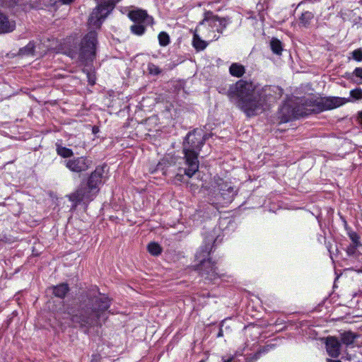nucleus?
<instances>
[{"label": "nucleus", "instance_id": "f257e3e1", "mask_svg": "<svg viewBox=\"0 0 362 362\" xmlns=\"http://www.w3.org/2000/svg\"><path fill=\"white\" fill-rule=\"evenodd\" d=\"M98 6L92 11L88 19L90 31L81 40L78 51L74 46V39L70 37L64 42L62 52L71 58H78L86 62L93 60L95 55L97 47V33L94 29H99L107 15L112 11L116 4L120 0H96Z\"/></svg>", "mask_w": 362, "mask_h": 362}, {"label": "nucleus", "instance_id": "f03ea898", "mask_svg": "<svg viewBox=\"0 0 362 362\" xmlns=\"http://www.w3.org/2000/svg\"><path fill=\"white\" fill-rule=\"evenodd\" d=\"M228 96L247 117H253L265 111L273 99L269 86L259 88L252 83L243 80L230 86Z\"/></svg>", "mask_w": 362, "mask_h": 362}, {"label": "nucleus", "instance_id": "7ed1b4c3", "mask_svg": "<svg viewBox=\"0 0 362 362\" xmlns=\"http://www.w3.org/2000/svg\"><path fill=\"white\" fill-rule=\"evenodd\" d=\"M92 307H86L76 312L71 316V321L75 327L89 329L95 326H100L105 322V312L110 307L109 298L99 294L93 300Z\"/></svg>", "mask_w": 362, "mask_h": 362}, {"label": "nucleus", "instance_id": "20e7f679", "mask_svg": "<svg viewBox=\"0 0 362 362\" xmlns=\"http://www.w3.org/2000/svg\"><path fill=\"white\" fill-rule=\"evenodd\" d=\"M204 136L197 132H190L186 136L183 151L188 168L185 170V174L189 177H192L199 170L198 151L204 144Z\"/></svg>", "mask_w": 362, "mask_h": 362}, {"label": "nucleus", "instance_id": "39448f33", "mask_svg": "<svg viewBox=\"0 0 362 362\" xmlns=\"http://www.w3.org/2000/svg\"><path fill=\"white\" fill-rule=\"evenodd\" d=\"M226 24L224 18H220L211 13H207L195 30L208 42H212L219 38L220 33L225 29Z\"/></svg>", "mask_w": 362, "mask_h": 362}, {"label": "nucleus", "instance_id": "423d86ee", "mask_svg": "<svg viewBox=\"0 0 362 362\" xmlns=\"http://www.w3.org/2000/svg\"><path fill=\"white\" fill-rule=\"evenodd\" d=\"M103 168H97L93 173H91L88 182V187L81 188L75 193L70 195V199L76 203L80 202H88L93 199V197L98 192V186L103 182Z\"/></svg>", "mask_w": 362, "mask_h": 362}, {"label": "nucleus", "instance_id": "0eeeda50", "mask_svg": "<svg viewBox=\"0 0 362 362\" xmlns=\"http://www.w3.org/2000/svg\"><path fill=\"white\" fill-rule=\"evenodd\" d=\"M212 246L211 243H205L204 246L197 252L195 257L199 262L197 269L200 272L201 275L209 280H215L219 275L214 264L208 258L211 250Z\"/></svg>", "mask_w": 362, "mask_h": 362}, {"label": "nucleus", "instance_id": "6e6552de", "mask_svg": "<svg viewBox=\"0 0 362 362\" xmlns=\"http://www.w3.org/2000/svg\"><path fill=\"white\" fill-rule=\"evenodd\" d=\"M349 101L348 99L340 97H327L315 100L312 112H322L339 107Z\"/></svg>", "mask_w": 362, "mask_h": 362}, {"label": "nucleus", "instance_id": "1a4fd4ad", "mask_svg": "<svg viewBox=\"0 0 362 362\" xmlns=\"http://www.w3.org/2000/svg\"><path fill=\"white\" fill-rule=\"evenodd\" d=\"M213 187L216 188L219 191L223 199L227 202L231 201L234 194V189L228 182H224L219 177L214 178V185H213Z\"/></svg>", "mask_w": 362, "mask_h": 362}, {"label": "nucleus", "instance_id": "9d476101", "mask_svg": "<svg viewBox=\"0 0 362 362\" xmlns=\"http://www.w3.org/2000/svg\"><path fill=\"white\" fill-rule=\"evenodd\" d=\"M66 166L71 171L81 173L89 167L88 161L83 157H78L66 161Z\"/></svg>", "mask_w": 362, "mask_h": 362}, {"label": "nucleus", "instance_id": "9b49d317", "mask_svg": "<svg viewBox=\"0 0 362 362\" xmlns=\"http://www.w3.org/2000/svg\"><path fill=\"white\" fill-rule=\"evenodd\" d=\"M128 16L134 23H153L152 17L148 16L144 10L136 9L131 11L129 13Z\"/></svg>", "mask_w": 362, "mask_h": 362}, {"label": "nucleus", "instance_id": "f8f14e48", "mask_svg": "<svg viewBox=\"0 0 362 362\" xmlns=\"http://www.w3.org/2000/svg\"><path fill=\"white\" fill-rule=\"evenodd\" d=\"M325 344L327 352L329 356L332 358H337L339 356L341 344L336 337H327Z\"/></svg>", "mask_w": 362, "mask_h": 362}, {"label": "nucleus", "instance_id": "ddd939ff", "mask_svg": "<svg viewBox=\"0 0 362 362\" xmlns=\"http://www.w3.org/2000/svg\"><path fill=\"white\" fill-rule=\"evenodd\" d=\"M295 117H296V115L294 110L288 104H284L281 107L279 112L281 122H287Z\"/></svg>", "mask_w": 362, "mask_h": 362}, {"label": "nucleus", "instance_id": "4468645a", "mask_svg": "<svg viewBox=\"0 0 362 362\" xmlns=\"http://www.w3.org/2000/svg\"><path fill=\"white\" fill-rule=\"evenodd\" d=\"M16 23L9 21L3 13H0V33L11 32L14 30Z\"/></svg>", "mask_w": 362, "mask_h": 362}, {"label": "nucleus", "instance_id": "2eb2a0df", "mask_svg": "<svg viewBox=\"0 0 362 362\" xmlns=\"http://www.w3.org/2000/svg\"><path fill=\"white\" fill-rule=\"evenodd\" d=\"M44 52V50H41L40 45L35 46L33 42H29L25 47L20 49L21 54L23 55H34L35 53L42 55Z\"/></svg>", "mask_w": 362, "mask_h": 362}, {"label": "nucleus", "instance_id": "dca6fc26", "mask_svg": "<svg viewBox=\"0 0 362 362\" xmlns=\"http://www.w3.org/2000/svg\"><path fill=\"white\" fill-rule=\"evenodd\" d=\"M202 38L203 37L201 35L195 30L193 36L192 45L197 51L204 50L209 44L206 40H204Z\"/></svg>", "mask_w": 362, "mask_h": 362}, {"label": "nucleus", "instance_id": "f3484780", "mask_svg": "<svg viewBox=\"0 0 362 362\" xmlns=\"http://www.w3.org/2000/svg\"><path fill=\"white\" fill-rule=\"evenodd\" d=\"M230 74L235 77H241L245 72V67L238 63H233L229 68Z\"/></svg>", "mask_w": 362, "mask_h": 362}, {"label": "nucleus", "instance_id": "a211bd4d", "mask_svg": "<svg viewBox=\"0 0 362 362\" xmlns=\"http://www.w3.org/2000/svg\"><path fill=\"white\" fill-rule=\"evenodd\" d=\"M69 291L68 285L62 284L53 288V293L55 296L59 298H64Z\"/></svg>", "mask_w": 362, "mask_h": 362}, {"label": "nucleus", "instance_id": "6ab92c4d", "mask_svg": "<svg viewBox=\"0 0 362 362\" xmlns=\"http://www.w3.org/2000/svg\"><path fill=\"white\" fill-rule=\"evenodd\" d=\"M149 25L150 24L146 23H134V25L131 26L130 29L132 33L137 35H141L144 33L146 27Z\"/></svg>", "mask_w": 362, "mask_h": 362}, {"label": "nucleus", "instance_id": "aec40b11", "mask_svg": "<svg viewBox=\"0 0 362 362\" xmlns=\"http://www.w3.org/2000/svg\"><path fill=\"white\" fill-rule=\"evenodd\" d=\"M356 339V336L350 332H346L341 335V341L346 346L352 344Z\"/></svg>", "mask_w": 362, "mask_h": 362}, {"label": "nucleus", "instance_id": "412c9836", "mask_svg": "<svg viewBox=\"0 0 362 362\" xmlns=\"http://www.w3.org/2000/svg\"><path fill=\"white\" fill-rule=\"evenodd\" d=\"M56 151L57 154L63 158H70L73 156L72 150L61 145H57Z\"/></svg>", "mask_w": 362, "mask_h": 362}, {"label": "nucleus", "instance_id": "4be33fe9", "mask_svg": "<svg viewBox=\"0 0 362 362\" xmlns=\"http://www.w3.org/2000/svg\"><path fill=\"white\" fill-rule=\"evenodd\" d=\"M313 17H314V15L312 12L305 11L301 14V16L299 18L300 23L303 25L306 26L310 23V21L313 18Z\"/></svg>", "mask_w": 362, "mask_h": 362}, {"label": "nucleus", "instance_id": "5701e85b", "mask_svg": "<svg viewBox=\"0 0 362 362\" xmlns=\"http://www.w3.org/2000/svg\"><path fill=\"white\" fill-rule=\"evenodd\" d=\"M270 46L272 52L276 54H281L282 51L281 42L276 39L273 38L271 40Z\"/></svg>", "mask_w": 362, "mask_h": 362}, {"label": "nucleus", "instance_id": "b1692460", "mask_svg": "<svg viewBox=\"0 0 362 362\" xmlns=\"http://www.w3.org/2000/svg\"><path fill=\"white\" fill-rule=\"evenodd\" d=\"M148 251L153 255H158L161 252V248L158 243H151L148 245Z\"/></svg>", "mask_w": 362, "mask_h": 362}, {"label": "nucleus", "instance_id": "393cba45", "mask_svg": "<svg viewBox=\"0 0 362 362\" xmlns=\"http://www.w3.org/2000/svg\"><path fill=\"white\" fill-rule=\"evenodd\" d=\"M158 37L160 46H166L170 42L169 35L165 32H161Z\"/></svg>", "mask_w": 362, "mask_h": 362}, {"label": "nucleus", "instance_id": "a878e982", "mask_svg": "<svg viewBox=\"0 0 362 362\" xmlns=\"http://www.w3.org/2000/svg\"><path fill=\"white\" fill-rule=\"evenodd\" d=\"M350 95L355 100L362 99V89L358 88L351 90Z\"/></svg>", "mask_w": 362, "mask_h": 362}, {"label": "nucleus", "instance_id": "bb28decb", "mask_svg": "<svg viewBox=\"0 0 362 362\" xmlns=\"http://www.w3.org/2000/svg\"><path fill=\"white\" fill-rule=\"evenodd\" d=\"M349 236L350 238V239L352 241V244L351 245H357V246H361V244L359 241V236L357 235L356 233L355 232H352V233H350L349 234Z\"/></svg>", "mask_w": 362, "mask_h": 362}, {"label": "nucleus", "instance_id": "cd10ccee", "mask_svg": "<svg viewBox=\"0 0 362 362\" xmlns=\"http://www.w3.org/2000/svg\"><path fill=\"white\" fill-rule=\"evenodd\" d=\"M19 0H0V5L5 7L14 6Z\"/></svg>", "mask_w": 362, "mask_h": 362}, {"label": "nucleus", "instance_id": "c85d7f7f", "mask_svg": "<svg viewBox=\"0 0 362 362\" xmlns=\"http://www.w3.org/2000/svg\"><path fill=\"white\" fill-rule=\"evenodd\" d=\"M352 57L357 62L362 61V50L360 49H355L351 52Z\"/></svg>", "mask_w": 362, "mask_h": 362}, {"label": "nucleus", "instance_id": "c756f323", "mask_svg": "<svg viewBox=\"0 0 362 362\" xmlns=\"http://www.w3.org/2000/svg\"><path fill=\"white\" fill-rule=\"evenodd\" d=\"M148 69L150 74H151L156 75L160 72L159 68L153 64H149L148 65Z\"/></svg>", "mask_w": 362, "mask_h": 362}, {"label": "nucleus", "instance_id": "7c9ffc66", "mask_svg": "<svg viewBox=\"0 0 362 362\" xmlns=\"http://www.w3.org/2000/svg\"><path fill=\"white\" fill-rule=\"evenodd\" d=\"M359 246L355 245H350L346 249V253L349 256H353L356 254L357 248Z\"/></svg>", "mask_w": 362, "mask_h": 362}, {"label": "nucleus", "instance_id": "2f4dec72", "mask_svg": "<svg viewBox=\"0 0 362 362\" xmlns=\"http://www.w3.org/2000/svg\"><path fill=\"white\" fill-rule=\"evenodd\" d=\"M354 74L358 77L362 79V67H357L354 71Z\"/></svg>", "mask_w": 362, "mask_h": 362}, {"label": "nucleus", "instance_id": "473e14b6", "mask_svg": "<svg viewBox=\"0 0 362 362\" xmlns=\"http://www.w3.org/2000/svg\"><path fill=\"white\" fill-rule=\"evenodd\" d=\"M87 77L90 84L93 85L95 83V78L94 75L88 74Z\"/></svg>", "mask_w": 362, "mask_h": 362}, {"label": "nucleus", "instance_id": "72a5a7b5", "mask_svg": "<svg viewBox=\"0 0 362 362\" xmlns=\"http://www.w3.org/2000/svg\"><path fill=\"white\" fill-rule=\"evenodd\" d=\"M60 1L64 4H69L74 1V0H60Z\"/></svg>", "mask_w": 362, "mask_h": 362}, {"label": "nucleus", "instance_id": "f704fd0d", "mask_svg": "<svg viewBox=\"0 0 362 362\" xmlns=\"http://www.w3.org/2000/svg\"><path fill=\"white\" fill-rule=\"evenodd\" d=\"M327 362H341V361H339V360H332V359H330V358H327Z\"/></svg>", "mask_w": 362, "mask_h": 362}, {"label": "nucleus", "instance_id": "c9c22d12", "mask_svg": "<svg viewBox=\"0 0 362 362\" xmlns=\"http://www.w3.org/2000/svg\"><path fill=\"white\" fill-rule=\"evenodd\" d=\"M346 358H347V359H349V360H350V358H351V357H350V356H347Z\"/></svg>", "mask_w": 362, "mask_h": 362}]
</instances>
